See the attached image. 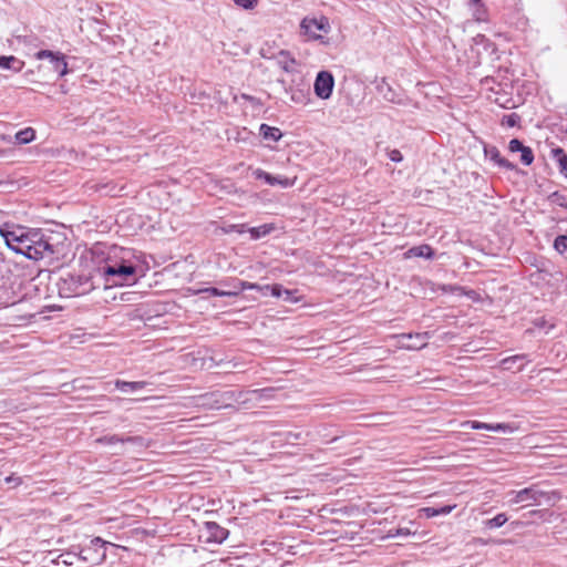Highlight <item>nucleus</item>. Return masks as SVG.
<instances>
[{
  "mask_svg": "<svg viewBox=\"0 0 567 567\" xmlns=\"http://www.w3.org/2000/svg\"><path fill=\"white\" fill-rule=\"evenodd\" d=\"M271 389H262V390H251V391H224V392H213L209 394H205L203 399V406L208 409H221L228 408L233 403L245 404L249 396H255L256 399L268 398Z\"/></svg>",
  "mask_w": 567,
  "mask_h": 567,
  "instance_id": "nucleus-1",
  "label": "nucleus"
},
{
  "mask_svg": "<svg viewBox=\"0 0 567 567\" xmlns=\"http://www.w3.org/2000/svg\"><path fill=\"white\" fill-rule=\"evenodd\" d=\"M21 255L29 259L39 260L54 254L53 246L44 238V235L38 229L24 228L22 239Z\"/></svg>",
  "mask_w": 567,
  "mask_h": 567,
  "instance_id": "nucleus-2",
  "label": "nucleus"
},
{
  "mask_svg": "<svg viewBox=\"0 0 567 567\" xmlns=\"http://www.w3.org/2000/svg\"><path fill=\"white\" fill-rule=\"evenodd\" d=\"M58 292L63 298L83 296L94 289V285L86 276L68 275L56 282Z\"/></svg>",
  "mask_w": 567,
  "mask_h": 567,
  "instance_id": "nucleus-3",
  "label": "nucleus"
},
{
  "mask_svg": "<svg viewBox=\"0 0 567 567\" xmlns=\"http://www.w3.org/2000/svg\"><path fill=\"white\" fill-rule=\"evenodd\" d=\"M107 286H123L134 280L135 267L126 264L107 265L102 268Z\"/></svg>",
  "mask_w": 567,
  "mask_h": 567,
  "instance_id": "nucleus-4",
  "label": "nucleus"
},
{
  "mask_svg": "<svg viewBox=\"0 0 567 567\" xmlns=\"http://www.w3.org/2000/svg\"><path fill=\"white\" fill-rule=\"evenodd\" d=\"M509 505L525 504L526 506L539 505L540 499L547 496V493L540 491L537 485L526 487L520 491H511L506 495Z\"/></svg>",
  "mask_w": 567,
  "mask_h": 567,
  "instance_id": "nucleus-5",
  "label": "nucleus"
},
{
  "mask_svg": "<svg viewBox=\"0 0 567 567\" xmlns=\"http://www.w3.org/2000/svg\"><path fill=\"white\" fill-rule=\"evenodd\" d=\"M223 286L231 287V290H220L214 287L199 289L196 291V293H207L209 296H217V297H235L238 296L240 291L246 289H262L258 284H252L248 281H243L239 279H233L230 282L223 281Z\"/></svg>",
  "mask_w": 567,
  "mask_h": 567,
  "instance_id": "nucleus-6",
  "label": "nucleus"
},
{
  "mask_svg": "<svg viewBox=\"0 0 567 567\" xmlns=\"http://www.w3.org/2000/svg\"><path fill=\"white\" fill-rule=\"evenodd\" d=\"M34 56L37 60L48 59L52 70L56 72L59 76H64L68 73V63L64 54L50 50H41L37 52Z\"/></svg>",
  "mask_w": 567,
  "mask_h": 567,
  "instance_id": "nucleus-7",
  "label": "nucleus"
},
{
  "mask_svg": "<svg viewBox=\"0 0 567 567\" xmlns=\"http://www.w3.org/2000/svg\"><path fill=\"white\" fill-rule=\"evenodd\" d=\"M334 85L333 76L328 71H321L317 74L315 81V93L320 99H329Z\"/></svg>",
  "mask_w": 567,
  "mask_h": 567,
  "instance_id": "nucleus-8",
  "label": "nucleus"
},
{
  "mask_svg": "<svg viewBox=\"0 0 567 567\" xmlns=\"http://www.w3.org/2000/svg\"><path fill=\"white\" fill-rule=\"evenodd\" d=\"M0 234L3 237L7 246L13 251L20 254L22 248V239L24 236V227L1 228Z\"/></svg>",
  "mask_w": 567,
  "mask_h": 567,
  "instance_id": "nucleus-9",
  "label": "nucleus"
},
{
  "mask_svg": "<svg viewBox=\"0 0 567 567\" xmlns=\"http://www.w3.org/2000/svg\"><path fill=\"white\" fill-rule=\"evenodd\" d=\"M300 28L310 39L318 40L321 37L317 34L316 31L328 32L329 23L326 18H321L320 20L305 18L300 23Z\"/></svg>",
  "mask_w": 567,
  "mask_h": 567,
  "instance_id": "nucleus-10",
  "label": "nucleus"
},
{
  "mask_svg": "<svg viewBox=\"0 0 567 567\" xmlns=\"http://www.w3.org/2000/svg\"><path fill=\"white\" fill-rule=\"evenodd\" d=\"M99 442L107 444V445H113V444H117V443H121V444L131 443V444H134V445H137L141 447L145 446L144 439L141 436L110 435V436H104V437L100 439Z\"/></svg>",
  "mask_w": 567,
  "mask_h": 567,
  "instance_id": "nucleus-11",
  "label": "nucleus"
},
{
  "mask_svg": "<svg viewBox=\"0 0 567 567\" xmlns=\"http://www.w3.org/2000/svg\"><path fill=\"white\" fill-rule=\"evenodd\" d=\"M484 154L487 158L494 162L497 166L503 167L505 169L512 171L515 168V165L507 161L506 158L501 156L499 151L495 146H485Z\"/></svg>",
  "mask_w": 567,
  "mask_h": 567,
  "instance_id": "nucleus-12",
  "label": "nucleus"
},
{
  "mask_svg": "<svg viewBox=\"0 0 567 567\" xmlns=\"http://www.w3.org/2000/svg\"><path fill=\"white\" fill-rule=\"evenodd\" d=\"M205 526L209 534V539L215 543H223L229 535V532L226 528L219 526L215 522H207Z\"/></svg>",
  "mask_w": 567,
  "mask_h": 567,
  "instance_id": "nucleus-13",
  "label": "nucleus"
},
{
  "mask_svg": "<svg viewBox=\"0 0 567 567\" xmlns=\"http://www.w3.org/2000/svg\"><path fill=\"white\" fill-rule=\"evenodd\" d=\"M262 289H258L259 291L270 290L271 295L277 298H282L285 301L296 302L298 299L293 297V291L284 289L279 285L274 286H260Z\"/></svg>",
  "mask_w": 567,
  "mask_h": 567,
  "instance_id": "nucleus-14",
  "label": "nucleus"
},
{
  "mask_svg": "<svg viewBox=\"0 0 567 567\" xmlns=\"http://www.w3.org/2000/svg\"><path fill=\"white\" fill-rule=\"evenodd\" d=\"M256 178L264 179L269 185H276L279 184L282 187H289L292 185V183L288 178H279L277 176H272L269 173L262 171V169H256L254 172Z\"/></svg>",
  "mask_w": 567,
  "mask_h": 567,
  "instance_id": "nucleus-15",
  "label": "nucleus"
},
{
  "mask_svg": "<svg viewBox=\"0 0 567 567\" xmlns=\"http://www.w3.org/2000/svg\"><path fill=\"white\" fill-rule=\"evenodd\" d=\"M23 66H24V62L17 59L13 55L0 56V68H2V69H8V70H13L16 72H20L23 69Z\"/></svg>",
  "mask_w": 567,
  "mask_h": 567,
  "instance_id": "nucleus-16",
  "label": "nucleus"
},
{
  "mask_svg": "<svg viewBox=\"0 0 567 567\" xmlns=\"http://www.w3.org/2000/svg\"><path fill=\"white\" fill-rule=\"evenodd\" d=\"M259 133L265 140H271L275 142L279 141L282 136V133L278 127H272L267 124L260 125Z\"/></svg>",
  "mask_w": 567,
  "mask_h": 567,
  "instance_id": "nucleus-17",
  "label": "nucleus"
},
{
  "mask_svg": "<svg viewBox=\"0 0 567 567\" xmlns=\"http://www.w3.org/2000/svg\"><path fill=\"white\" fill-rule=\"evenodd\" d=\"M274 224H264L257 227H251L248 229L251 239H259L267 235H269L272 230H275Z\"/></svg>",
  "mask_w": 567,
  "mask_h": 567,
  "instance_id": "nucleus-18",
  "label": "nucleus"
},
{
  "mask_svg": "<svg viewBox=\"0 0 567 567\" xmlns=\"http://www.w3.org/2000/svg\"><path fill=\"white\" fill-rule=\"evenodd\" d=\"M278 64L286 72H291L296 60L287 51H280L277 55Z\"/></svg>",
  "mask_w": 567,
  "mask_h": 567,
  "instance_id": "nucleus-19",
  "label": "nucleus"
},
{
  "mask_svg": "<svg viewBox=\"0 0 567 567\" xmlns=\"http://www.w3.org/2000/svg\"><path fill=\"white\" fill-rule=\"evenodd\" d=\"M14 138L18 144H28L35 138V131L32 127H27L19 131Z\"/></svg>",
  "mask_w": 567,
  "mask_h": 567,
  "instance_id": "nucleus-20",
  "label": "nucleus"
},
{
  "mask_svg": "<svg viewBox=\"0 0 567 567\" xmlns=\"http://www.w3.org/2000/svg\"><path fill=\"white\" fill-rule=\"evenodd\" d=\"M145 385H146V382H144V381L127 382V381L117 380L115 382V386L121 391H137V390L143 389Z\"/></svg>",
  "mask_w": 567,
  "mask_h": 567,
  "instance_id": "nucleus-21",
  "label": "nucleus"
},
{
  "mask_svg": "<svg viewBox=\"0 0 567 567\" xmlns=\"http://www.w3.org/2000/svg\"><path fill=\"white\" fill-rule=\"evenodd\" d=\"M455 506H451V505H447V506H443V507H440V508H434V507H424L421 509V512L424 514L425 517L430 518V517H434V516H437V515H447L452 512V509L454 508Z\"/></svg>",
  "mask_w": 567,
  "mask_h": 567,
  "instance_id": "nucleus-22",
  "label": "nucleus"
},
{
  "mask_svg": "<svg viewBox=\"0 0 567 567\" xmlns=\"http://www.w3.org/2000/svg\"><path fill=\"white\" fill-rule=\"evenodd\" d=\"M473 10V17L476 21H485L486 20V10L482 2V0H475L474 3L471 4Z\"/></svg>",
  "mask_w": 567,
  "mask_h": 567,
  "instance_id": "nucleus-23",
  "label": "nucleus"
},
{
  "mask_svg": "<svg viewBox=\"0 0 567 567\" xmlns=\"http://www.w3.org/2000/svg\"><path fill=\"white\" fill-rule=\"evenodd\" d=\"M553 154L559 164L561 174H564L567 177V155L561 148L553 150Z\"/></svg>",
  "mask_w": 567,
  "mask_h": 567,
  "instance_id": "nucleus-24",
  "label": "nucleus"
},
{
  "mask_svg": "<svg viewBox=\"0 0 567 567\" xmlns=\"http://www.w3.org/2000/svg\"><path fill=\"white\" fill-rule=\"evenodd\" d=\"M409 254L415 257H424L431 258L433 256V250L427 245H421L417 247H413L409 250Z\"/></svg>",
  "mask_w": 567,
  "mask_h": 567,
  "instance_id": "nucleus-25",
  "label": "nucleus"
},
{
  "mask_svg": "<svg viewBox=\"0 0 567 567\" xmlns=\"http://www.w3.org/2000/svg\"><path fill=\"white\" fill-rule=\"evenodd\" d=\"M554 248L567 259V236H557L554 241Z\"/></svg>",
  "mask_w": 567,
  "mask_h": 567,
  "instance_id": "nucleus-26",
  "label": "nucleus"
},
{
  "mask_svg": "<svg viewBox=\"0 0 567 567\" xmlns=\"http://www.w3.org/2000/svg\"><path fill=\"white\" fill-rule=\"evenodd\" d=\"M507 516L503 513L496 515L495 517H493L492 519H488L486 520L485 525L488 527V528H497V527H501L503 526L506 522H507Z\"/></svg>",
  "mask_w": 567,
  "mask_h": 567,
  "instance_id": "nucleus-27",
  "label": "nucleus"
},
{
  "mask_svg": "<svg viewBox=\"0 0 567 567\" xmlns=\"http://www.w3.org/2000/svg\"><path fill=\"white\" fill-rule=\"evenodd\" d=\"M60 558H62V563L68 566L73 565L74 559H79V560H83V561L86 560V558L83 557L81 554L78 555V554H72V553L62 554V555H60Z\"/></svg>",
  "mask_w": 567,
  "mask_h": 567,
  "instance_id": "nucleus-28",
  "label": "nucleus"
},
{
  "mask_svg": "<svg viewBox=\"0 0 567 567\" xmlns=\"http://www.w3.org/2000/svg\"><path fill=\"white\" fill-rule=\"evenodd\" d=\"M550 200L555 205L567 208V196L565 194L555 192L550 195Z\"/></svg>",
  "mask_w": 567,
  "mask_h": 567,
  "instance_id": "nucleus-29",
  "label": "nucleus"
},
{
  "mask_svg": "<svg viewBox=\"0 0 567 567\" xmlns=\"http://www.w3.org/2000/svg\"><path fill=\"white\" fill-rule=\"evenodd\" d=\"M520 161L524 165H530L534 161V154L532 150L525 146L520 152Z\"/></svg>",
  "mask_w": 567,
  "mask_h": 567,
  "instance_id": "nucleus-30",
  "label": "nucleus"
},
{
  "mask_svg": "<svg viewBox=\"0 0 567 567\" xmlns=\"http://www.w3.org/2000/svg\"><path fill=\"white\" fill-rule=\"evenodd\" d=\"M526 358L525 354H517V355H513V357H509V358H506L502 361V364L504 367V369H512L514 363H516L517 361H522Z\"/></svg>",
  "mask_w": 567,
  "mask_h": 567,
  "instance_id": "nucleus-31",
  "label": "nucleus"
},
{
  "mask_svg": "<svg viewBox=\"0 0 567 567\" xmlns=\"http://www.w3.org/2000/svg\"><path fill=\"white\" fill-rule=\"evenodd\" d=\"M519 121V116L515 113L505 115L502 120V124L508 127H514Z\"/></svg>",
  "mask_w": 567,
  "mask_h": 567,
  "instance_id": "nucleus-32",
  "label": "nucleus"
},
{
  "mask_svg": "<svg viewBox=\"0 0 567 567\" xmlns=\"http://www.w3.org/2000/svg\"><path fill=\"white\" fill-rule=\"evenodd\" d=\"M415 339L419 340V343H402L404 347L409 348V349H421L423 348L425 344H426V341H425V334H416L415 336Z\"/></svg>",
  "mask_w": 567,
  "mask_h": 567,
  "instance_id": "nucleus-33",
  "label": "nucleus"
},
{
  "mask_svg": "<svg viewBox=\"0 0 567 567\" xmlns=\"http://www.w3.org/2000/svg\"><path fill=\"white\" fill-rule=\"evenodd\" d=\"M464 425H468L473 430H487L489 431V423H483L478 421H467Z\"/></svg>",
  "mask_w": 567,
  "mask_h": 567,
  "instance_id": "nucleus-34",
  "label": "nucleus"
},
{
  "mask_svg": "<svg viewBox=\"0 0 567 567\" xmlns=\"http://www.w3.org/2000/svg\"><path fill=\"white\" fill-rule=\"evenodd\" d=\"M489 431H494V432H506V431H509V432H513L514 429L511 425H508V424L497 423V424H489Z\"/></svg>",
  "mask_w": 567,
  "mask_h": 567,
  "instance_id": "nucleus-35",
  "label": "nucleus"
},
{
  "mask_svg": "<svg viewBox=\"0 0 567 567\" xmlns=\"http://www.w3.org/2000/svg\"><path fill=\"white\" fill-rule=\"evenodd\" d=\"M234 2L244 9H254L257 6L258 0H234Z\"/></svg>",
  "mask_w": 567,
  "mask_h": 567,
  "instance_id": "nucleus-36",
  "label": "nucleus"
},
{
  "mask_svg": "<svg viewBox=\"0 0 567 567\" xmlns=\"http://www.w3.org/2000/svg\"><path fill=\"white\" fill-rule=\"evenodd\" d=\"M525 146L520 143V141L514 138L509 142L508 144V150L513 153L515 152H522V150L524 148Z\"/></svg>",
  "mask_w": 567,
  "mask_h": 567,
  "instance_id": "nucleus-37",
  "label": "nucleus"
},
{
  "mask_svg": "<svg viewBox=\"0 0 567 567\" xmlns=\"http://www.w3.org/2000/svg\"><path fill=\"white\" fill-rule=\"evenodd\" d=\"M389 157L392 162H401L403 156L399 150H392L389 152Z\"/></svg>",
  "mask_w": 567,
  "mask_h": 567,
  "instance_id": "nucleus-38",
  "label": "nucleus"
},
{
  "mask_svg": "<svg viewBox=\"0 0 567 567\" xmlns=\"http://www.w3.org/2000/svg\"><path fill=\"white\" fill-rule=\"evenodd\" d=\"M291 100L296 103H302L306 100V95L302 91H297L291 94Z\"/></svg>",
  "mask_w": 567,
  "mask_h": 567,
  "instance_id": "nucleus-39",
  "label": "nucleus"
},
{
  "mask_svg": "<svg viewBox=\"0 0 567 567\" xmlns=\"http://www.w3.org/2000/svg\"><path fill=\"white\" fill-rule=\"evenodd\" d=\"M406 535H410V530L408 528H398L394 534L392 532H390L389 536L394 537V536H406Z\"/></svg>",
  "mask_w": 567,
  "mask_h": 567,
  "instance_id": "nucleus-40",
  "label": "nucleus"
},
{
  "mask_svg": "<svg viewBox=\"0 0 567 567\" xmlns=\"http://www.w3.org/2000/svg\"><path fill=\"white\" fill-rule=\"evenodd\" d=\"M7 483H14L16 485L21 484V478L16 476H8L6 477Z\"/></svg>",
  "mask_w": 567,
  "mask_h": 567,
  "instance_id": "nucleus-41",
  "label": "nucleus"
},
{
  "mask_svg": "<svg viewBox=\"0 0 567 567\" xmlns=\"http://www.w3.org/2000/svg\"><path fill=\"white\" fill-rule=\"evenodd\" d=\"M402 339L412 340V339H413V336H412V334L402 336Z\"/></svg>",
  "mask_w": 567,
  "mask_h": 567,
  "instance_id": "nucleus-42",
  "label": "nucleus"
},
{
  "mask_svg": "<svg viewBox=\"0 0 567 567\" xmlns=\"http://www.w3.org/2000/svg\"><path fill=\"white\" fill-rule=\"evenodd\" d=\"M93 543L99 544V543H103V542L101 538L96 537L95 539H93Z\"/></svg>",
  "mask_w": 567,
  "mask_h": 567,
  "instance_id": "nucleus-43",
  "label": "nucleus"
},
{
  "mask_svg": "<svg viewBox=\"0 0 567 567\" xmlns=\"http://www.w3.org/2000/svg\"><path fill=\"white\" fill-rule=\"evenodd\" d=\"M244 225H240V229H238L239 233H243Z\"/></svg>",
  "mask_w": 567,
  "mask_h": 567,
  "instance_id": "nucleus-44",
  "label": "nucleus"
},
{
  "mask_svg": "<svg viewBox=\"0 0 567 567\" xmlns=\"http://www.w3.org/2000/svg\"><path fill=\"white\" fill-rule=\"evenodd\" d=\"M474 2H475V0H470V6H471L472 3H474Z\"/></svg>",
  "mask_w": 567,
  "mask_h": 567,
  "instance_id": "nucleus-45",
  "label": "nucleus"
}]
</instances>
